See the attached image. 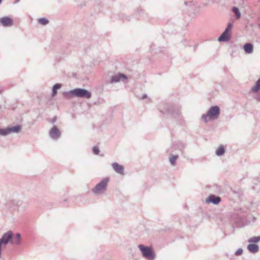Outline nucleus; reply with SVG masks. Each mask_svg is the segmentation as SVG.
<instances>
[{"mask_svg":"<svg viewBox=\"0 0 260 260\" xmlns=\"http://www.w3.org/2000/svg\"><path fill=\"white\" fill-rule=\"evenodd\" d=\"M219 114L220 108L218 106L215 105L211 106L206 114L202 115V119L204 122L207 123L208 122V117L210 120H215L219 117Z\"/></svg>","mask_w":260,"mask_h":260,"instance_id":"obj_1","label":"nucleus"},{"mask_svg":"<svg viewBox=\"0 0 260 260\" xmlns=\"http://www.w3.org/2000/svg\"><path fill=\"white\" fill-rule=\"evenodd\" d=\"M141 251L143 256L147 260H154L155 254L151 247L140 244L138 246Z\"/></svg>","mask_w":260,"mask_h":260,"instance_id":"obj_2","label":"nucleus"},{"mask_svg":"<svg viewBox=\"0 0 260 260\" xmlns=\"http://www.w3.org/2000/svg\"><path fill=\"white\" fill-rule=\"evenodd\" d=\"M70 93L79 98L90 99L91 97V93L87 90L83 88H75L70 91L69 93L66 92V96Z\"/></svg>","mask_w":260,"mask_h":260,"instance_id":"obj_3","label":"nucleus"},{"mask_svg":"<svg viewBox=\"0 0 260 260\" xmlns=\"http://www.w3.org/2000/svg\"><path fill=\"white\" fill-rule=\"evenodd\" d=\"M109 181V179L108 177L103 179L101 182L97 184L92 189V191L94 193L98 194L101 193L102 191L106 190Z\"/></svg>","mask_w":260,"mask_h":260,"instance_id":"obj_4","label":"nucleus"},{"mask_svg":"<svg viewBox=\"0 0 260 260\" xmlns=\"http://www.w3.org/2000/svg\"><path fill=\"white\" fill-rule=\"evenodd\" d=\"M13 236V233L11 231L5 233L0 239V243L4 246H6L9 242L11 244H13L12 240Z\"/></svg>","mask_w":260,"mask_h":260,"instance_id":"obj_5","label":"nucleus"},{"mask_svg":"<svg viewBox=\"0 0 260 260\" xmlns=\"http://www.w3.org/2000/svg\"><path fill=\"white\" fill-rule=\"evenodd\" d=\"M61 132L56 126H53L49 131L48 135L50 139L57 141L61 136Z\"/></svg>","mask_w":260,"mask_h":260,"instance_id":"obj_6","label":"nucleus"},{"mask_svg":"<svg viewBox=\"0 0 260 260\" xmlns=\"http://www.w3.org/2000/svg\"><path fill=\"white\" fill-rule=\"evenodd\" d=\"M164 115L170 114L174 117H176L180 114V110L179 108L175 109L174 107L167 108L165 111H160Z\"/></svg>","mask_w":260,"mask_h":260,"instance_id":"obj_7","label":"nucleus"},{"mask_svg":"<svg viewBox=\"0 0 260 260\" xmlns=\"http://www.w3.org/2000/svg\"><path fill=\"white\" fill-rule=\"evenodd\" d=\"M123 78L124 79H126L127 78V76L122 73H119L117 75H113L111 77V78L109 81L110 84H113L119 82L121 79Z\"/></svg>","mask_w":260,"mask_h":260,"instance_id":"obj_8","label":"nucleus"},{"mask_svg":"<svg viewBox=\"0 0 260 260\" xmlns=\"http://www.w3.org/2000/svg\"><path fill=\"white\" fill-rule=\"evenodd\" d=\"M221 201V198L219 197L215 196L214 194L210 195L208 198L206 200V203H212L214 205L218 204Z\"/></svg>","mask_w":260,"mask_h":260,"instance_id":"obj_9","label":"nucleus"},{"mask_svg":"<svg viewBox=\"0 0 260 260\" xmlns=\"http://www.w3.org/2000/svg\"><path fill=\"white\" fill-rule=\"evenodd\" d=\"M0 22L4 26H11L13 24V20L7 16L1 18L0 19Z\"/></svg>","mask_w":260,"mask_h":260,"instance_id":"obj_10","label":"nucleus"},{"mask_svg":"<svg viewBox=\"0 0 260 260\" xmlns=\"http://www.w3.org/2000/svg\"><path fill=\"white\" fill-rule=\"evenodd\" d=\"M114 170L117 173L120 174H123L124 173V168L123 167L119 165L117 162H113L111 165Z\"/></svg>","mask_w":260,"mask_h":260,"instance_id":"obj_11","label":"nucleus"},{"mask_svg":"<svg viewBox=\"0 0 260 260\" xmlns=\"http://www.w3.org/2000/svg\"><path fill=\"white\" fill-rule=\"evenodd\" d=\"M231 34L225 31H224L220 36L218 38V40L219 42H227L231 38Z\"/></svg>","mask_w":260,"mask_h":260,"instance_id":"obj_12","label":"nucleus"},{"mask_svg":"<svg viewBox=\"0 0 260 260\" xmlns=\"http://www.w3.org/2000/svg\"><path fill=\"white\" fill-rule=\"evenodd\" d=\"M21 129V126L19 125H17L11 127H8L9 135L12 133H19Z\"/></svg>","mask_w":260,"mask_h":260,"instance_id":"obj_13","label":"nucleus"},{"mask_svg":"<svg viewBox=\"0 0 260 260\" xmlns=\"http://www.w3.org/2000/svg\"><path fill=\"white\" fill-rule=\"evenodd\" d=\"M247 249L252 253H255L258 251L259 247L255 244H250L247 246Z\"/></svg>","mask_w":260,"mask_h":260,"instance_id":"obj_14","label":"nucleus"},{"mask_svg":"<svg viewBox=\"0 0 260 260\" xmlns=\"http://www.w3.org/2000/svg\"><path fill=\"white\" fill-rule=\"evenodd\" d=\"M260 90V78L256 81L255 85L250 89L252 93H257Z\"/></svg>","mask_w":260,"mask_h":260,"instance_id":"obj_15","label":"nucleus"},{"mask_svg":"<svg viewBox=\"0 0 260 260\" xmlns=\"http://www.w3.org/2000/svg\"><path fill=\"white\" fill-rule=\"evenodd\" d=\"M244 49L246 53H251L253 52V45L250 43H247L244 46Z\"/></svg>","mask_w":260,"mask_h":260,"instance_id":"obj_16","label":"nucleus"},{"mask_svg":"<svg viewBox=\"0 0 260 260\" xmlns=\"http://www.w3.org/2000/svg\"><path fill=\"white\" fill-rule=\"evenodd\" d=\"M225 150L223 145H220L215 151L216 155L221 156L225 153Z\"/></svg>","mask_w":260,"mask_h":260,"instance_id":"obj_17","label":"nucleus"},{"mask_svg":"<svg viewBox=\"0 0 260 260\" xmlns=\"http://www.w3.org/2000/svg\"><path fill=\"white\" fill-rule=\"evenodd\" d=\"M62 86V85L59 83L55 84L52 88V92L51 94L52 97H54L57 94V90L60 89Z\"/></svg>","mask_w":260,"mask_h":260,"instance_id":"obj_18","label":"nucleus"},{"mask_svg":"<svg viewBox=\"0 0 260 260\" xmlns=\"http://www.w3.org/2000/svg\"><path fill=\"white\" fill-rule=\"evenodd\" d=\"M13 244L16 245H20L21 243V235L19 233H17L16 235L15 239L13 240Z\"/></svg>","mask_w":260,"mask_h":260,"instance_id":"obj_19","label":"nucleus"},{"mask_svg":"<svg viewBox=\"0 0 260 260\" xmlns=\"http://www.w3.org/2000/svg\"><path fill=\"white\" fill-rule=\"evenodd\" d=\"M178 158V155H173V154H171L169 156V160H170V162L171 163V164L174 166H175L176 165V160L177 159V158Z\"/></svg>","mask_w":260,"mask_h":260,"instance_id":"obj_20","label":"nucleus"},{"mask_svg":"<svg viewBox=\"0 0 260 260\" xmlns=\"http://www.w3.org/2000/svg\"><path fill=\"white\" fill-rule=\"evenodd\" d=\"M38 22L43 25H47L49 23V20L45 18H41L38 19Z\"/></svg>","mask_w":260,"mask_h":260,"instance_id":"obj_21","label":"nucleus"},{"mask_svg":"<svg viewBox=\"0 0 260 260\" xmlns=\"http://www.w3.org/2000/svg\"><path fill=\"white\" fill-rule=\"evenodd\" d=\"M233 11L234 13L235 14L237 18H239L241 16V13L239 9L236 7H234L233 8Z\"/></svg>","mask_w":260,"mask_h":260,"instance_id":"obj_22","label":"nucleus"},{"mask_svg":"<svg viewBox=\"0 0 260 260\" xmlns=\"http://www.w3.org/2000/svg\"><path fill=\"white\" fill-rule=\"evenodd\" d=\"M260 241V236L253 237L249 239L248 242L250 243H257Z\"/></svg>","mask_w":260,"mask_h":260,"instance_id":"obj_23","label":"nucleus"},{"mask_svg":"<svg viewBox=\"0 0 260 260\" xmlns=\"http://www.w3.org/2000/svg\"><path fill=\"white\" fill-rule=\"evenodd\" d=\"M9 135L8 127L3 129L0 128V135L5 136Z\"/></svg>","mask_w":260,"mask_h":260,"instance_id":"obj_24","label":"nucleus"},{"mask_svg":"<svg viewBox=\"0 0 260 260\" xmlns=\"http://www.w3.org/2000/svg\"><path fill=\"white\" fill-rule=\"evenodd\" d=\"M232 27H233L232 23L231 22H229V23H228L227 27L225 28V29L224 30V31H225L228 32H229L232 29Z\"/></svg>","mask_w":260,"mask_h":260,"instance_id":"obj_25","label":"nucleus"},{"mask_svg":"<svg viewBox=\"0 0 260 260\" xmlns=\"http://www.w3.org/2000/svg\"><path fill=\"white\" fill-rule=\"evenodd\" d=\"M92 152L96 155H98L100 153V149L98 147L94 146L92 148Z\"/></svg>","mask_w":260,"mask_h":260,"instance_id":"obj_26","label":"nucleus"},{"mask_svg":"<svg viewBox=\"0 0 260 260\" xmlns=\"http://www.w3.org/2000/svg\"><path fill=\"white\" fill-rule=\"evenodd\" d=\"M243 252V249H241V248H239L235 252V254L236 255H240L241 254H242Z\"/></svg>","mask_w":260,"mask_h":260,"instance_id":"obj_27","label":"nucleus"},{"mask_svg":"<svg viewBox=\"0 0 260 260\" xmlns=\"http://www.w3.org/2000/svg\"><path fill=\"white\" fill-rule=\"evenodd\" d=\"M255 99L258 102H260V93L255 96Z\"/></svg>","mask_w":260,"mask_h":260,"instance_id":"obj_28","label":"nucleus"},{"mask_svg":"<svg viewBox=\"0 0 260 260\" xmlns=\"http://www.w3.org/2000/svg\"><path fill=\"white\" fill-rule=\"evenodd\" d=\"M188 6H189V7H191V6H193L194 5V4L192 2H188Z\"/></svg>","mask_w":260,"mask_h":260,"instance_id":"obj_29","label":"nucleus"},{"mask_svg":"<svg viewBox=\"0 0 260 260\" xmlns=\"http://www.w3.org/2000/svg\"><path fill=\"white\" fill-rule=\"evenodd\" d=\"M147 94H143V95H142V98H141V99H142V100H144V99H146V98H147Z\"/></svg>","mask_w":260,"mask_h":260,"instance_id":"obj_30","label":"nucleus"},{"mask_svg":"<svg viewBox=\"0 0 260 260\" xmlns=\"http://www.w3.org/2000/svg\"><path fill=\"white\" fill-rule=\"evenodd\" d=\"M184 5H185L188 6V4H189V3H188V2H185L184 3Z\"/></svg>","mask_w":260,"mask_h":260,"instance_id":"obj_31","label":"nucleus"},{"mask_svg":"<svg viewBox=\"0 0 260 260\" xmlns=\"http://www.w3.org/2000/svg\"><path fill=\"white\" fill-rule=\"evenodd\" d=\"M20 0H16V1H15V2H14V4H16V3H18V2H20Z\"/></svg>","mask_w":260,"mask_h":260,"instance_id":"obj_32","label":"nucleus"},{"mask_svg":"<svg viewBox=\"0 0 260 260\" xmlns=\"http://www.w3.org/2000/svg\"><path fill=\"white\" fill-rule=\"evenodd\" d=\"M3 1V0H0V4L2 3V1Z\"/></svg>","mask_w":260,"mask_h":260,"instance_id":"obj_33","label":"nucleus"}]
</instances>
